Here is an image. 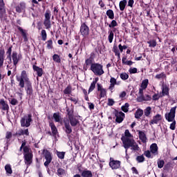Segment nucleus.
Returning <instances> with one entry per match:
<instances>
[{
    "label": "nucleus",
    "instance_id": "6e6552de",
    "mask_svg": "<svg viewBox=\"0 0 177 177\" xmlns=\"http://www.w3.org/2000/svg\"><path fill=\"white\" fill-rule=\"evenodd\" d=\"M31 122H32V115L31 113L28 115H24L20 120L21 127L22 128H28V127L31 125Z\"/></svg>",
    "mask_w": 177,
    "mask_h": 177
},
{
    "label": "nucleus",
    "instance_id": "c85d7f7f",
    "mask_svg": "<svg viewBox=\"0 0 177 177\" xmlns=\"http://www.w3.org/2000/svg\"><path fill=\"white\" fill-rule=\"evenodd\" d=\"M163 169L164 171H166V172L172 171V169H174V163H172V162H168L166 165H165Z\"/></svg>",
    "mask_w": 177,
    "mask_h": 177
},
{
    "label": "nucleus",
    "instance_id": "de8ad7c7",
    "mask_svg": "<svg viewBox=\"0 0 177 177\" xmlns=\"http://www.w3.org/2000/svg\"><path fill=\"white\" fill-rule=\"evenodd\" d=\"M41 36L42 41H46V39L48 38V34H46V30H42Z\"/></svg>",
    "mask_w": 177,
    "mask_h": 177
},
{
    "label": "nucleus",
    "instance_id": "f8f14e48",
    "mask_svg": "<svg viewBox=\"0 0 177 177\" xmlns=\"http://www.w3.org/2000/svg\"><path fill=\"white\" fill-rule=\"evenodd\" d=\"M80 32L81 35L84 37V38H86V37L89 36V32H90L89 26L86 25V23L83 22L81 24Z\"/></svg>",
    "mask_w": 177,
    "mask_h": 177
},
{
    "label": "nucleus",
    "instance_id": "0eeeda50",
    "mask_svg": "<svg viewBox=\"0 0 177 177\" xmlns=\"http://www.w3.org/2000/svg\"><path fill=\"white\" fill-rule=\"evenodd\" d=\"M125 49H128V46L126 45L122 46V44H119L118 46H117V44H113L112 52L115 53V56H117L118 59H121V53H122Z\"/></svg>",
    "mask_w": 177,
    "mask_h": 177
},
{
    "label": "nucleus",
    "instance_id": "2f4dec72",
    "mask_svg": "<svg viewBox=\"0 0 177 177\" xmlns=\"http://www.w3.org/2000/svg\"><path fill=\"white\" fill-rule=\"evenodd\" d=\"M53 118H54L55 122H60V121H62V116H60L59 112L54 113Z\"/></svg>",
    "mask_w": 177,
    "mask_h": 177
},
{
    "label": "nucleus",
    "instance_id": "cd10ccee",
    "mask_svg": "<svg viewBox=\"0 0 177 177\" xmlns=\"http://www.w3.org/2000/svg\"><path fill=\"white\" fill-rule=\"evenodd\" d=\"M56 174H57V176L64 177V176H66L67 171H66V169H64L62 167H58L57 169Z\"/></svg>",
    "mask_w": 177,
    "mask_h": 177
},
{
    "label": "nucleus",
    "instance_id": "7ed1b4c3",
    "mask_svg": "<svg viewBox=\"0 0 177 177\" xmlns=\"http://www.w3.org/2000/svg\"><path fill=\"white\" fill-rule=\"evenodd\" d=\"M7 64H12V60L13 63V68L14 71H16L17 70V64H19V62H20V59H21V54L17 53L16 51H13L12 55H7Z\"/></svg>",
    "mask_w": 177,
    "mask_h": 177
},
{
    "label": "nucleus",
    "instance_id": "393cba45",
    "mask_svg": "<svg viewBox=\"0 0 177 177\" xmlns=\"http://www.w3.org/2000/svg\"><path fill=\"white\" fill-rule=\"evenodd\" d=\"M68 122L71 124V127H77L78 124H80V120L75 118V116H73L72 118H69Z\"/></svg>",
    "mask_w": 177,
    "mask_h": 177
},
{
    "label": "nucleus",
    "instance_id": "aec40b11",
    "mask_svg": "<svg viewBox=\"0 0 177 177\" xmlns=\"http://www.w3.org/2000/svg\"><path fill=\"white\" fill-rule=\"evenodd\" d=\"M6 15V6L3 0H0V17L2 19Z\"/></svg>",
    "mask_w": 177,
    "mask_h": 177
},
{
    "label": "nucleus",
    "instance_id": "473e14b6",
    "mask_svg": "<svg viewBox=\"0 0 177 177\" xmlns=\"http://www.w3.org/2000/svg\"><path fill=\"white\" fill-rule=\"evenodd\" d=\"M82 177H93V174L91 170H84L82 172Z\"/></svg>",
    "mask_w": 177,
    "mask_h": 177
},
{
    "label": "nucleus",
    "instance_id": "37998d69",
    "mask_svg": "<svg viewBox=\"0 0 177 177\" xmlns=\"http://www.w3.org/2000/svg\"><path fill=\"white\" fill-rule=\"evenodd\" d=\"M105 24L109 26V28H114V27H117V26H118V24L117 23V21H115V20H112L111 24L105 23Z\"/></svg>",
    "mask_w": 177,
    "mask_h": 177
},
{
    "label": "nucleus",
    "instance_id": "39448f33",
    "mask_svg": "<svg viewBox=\"0 0 177 177\" xmlns=\"http://www.w3.org/2000/svg\"><path fill=\"white\" fill-rule=\"evenodd\" d=\"M90 70L95 74V75H103L104 71L103 70V65L99 63H95L91 65Z\"/></svg>",
    "mask_w": 177,
    "mask_h": 177
},
{
    "label": "nucleus",
    "instance_id": "412c9836",
    "mask_svg": "<svg viewBox=\"0 0 177 177\" xmlns=\"http://www.w3.org/2000/svg\"><path fill=\"white\" fill-rule=\"evenodd\" d=\"M49 127L51 129V132L53 133V138H56V136H57V135L59 134V131H57V127H56V125L53 122H49Z\"/></svg>",
    "mask_w": 177,
    "mask_h": 177
},
{
    "label": "nucleus",
    "instance_id": "20e7f679",
    "mask_svg": "<svg viewBox=\"0 0 177 177\" xmlns=\"http://www.w3.org/2000/svg\"><path fill=\"white\" fill-rule=\"evenodd\" d=\"M34 155L32 154V151L30 147H25L24 148V158L25 161V164L26 165H31L32 164V158Z\"/></svg>",
    "mask_w": 177,
    "mask_h": 177
},
{
    "label": "nucleus",
    "instance_id": "a19ab883",
    "mask_svg": "<svg viewBox=\"0 0 177 177\" xmlns=\"http://www.w3.org/2000/svg\"><path fill=\"white\" fill-rule=\"evenodd\" d=\"M108 41L109 44L113 43V40L114 39V33H113V31H108Z\"/></svg>",
    "mask_w": 177,
    "mask_h": 177
},
{
    "label": "nucleus",
    "instance_id": "4c0bfd02",
    "mask_svg": "<svg viewBox=\"0 0 177 177\" xmlns=\"http://www.w3.org/2000/svg\"><path fill=\"white\" fill-rule=\"evenodd\" d=\"M5 171L8 175L13 174V170H12V166H10V165H6Z\"/></svg>",
    "mask_w": 177,
    "mask_h": 177
},
{
    "label": "nucleus",
    "instance_id": "dca6fc26",
    "mask_svg": "<svg viewBox=\"0 0 177 177\" xmlns=\"http://www.w3.org/2000/svg\"><path fill=\"white\" fill-rule=\"evenodd\" d=\"M109 167H111L112 169H118V168L121 167V161L115 160L114 158H110Z\"/></svg>",
    "mask_w": 177,
    "mask_h": 177
},
{
    "label": "nucleus",
    "instance_id": "a211bd4d",
    "mask_svg": "<svg viewBox=\"0 0 177 177\" xmlns=\"http://www.w3.org/2000/svg\"><path fill=\"white\" fill-rule=\"evenodd\" d=\"M0 110L3 111H9V104H8V102L5 101L4 99L0 100Z\"/></svg>",
    "mask_w": 177,
    "mask_h": 177
},
{
    "label": "nucleus",
    "instance_id": "49530a36",
    "mask_svg": "<svg viewBox=\"0 0 177 177\" xmlns=\"http://www.w3.org/2000/svg\"><path fill=\"white\" fill-rule=\"evenodd\" d=\"M147 44H149V48H156L157 46V41L154 39L147 41Z\"/></svg>",
    "mask_w": 177,
    "mask_h": 177
},
{
    "label": "nucleus",
    "instance_id": "9d476101",
    "mask_svg": "<svg viewBox=\"0 0 177 177\" xmlns=\"http://www.w3.org/2000/svg\"><path fill=\"white\" fill-rule=\"evenodd\" d=\"M176 109L177 106H174L171 108L169 113H165V118L168 122H172V121H175V114H176Z\"/></svg>",
    "mask_w": 177,
    "mask_h": 177
},
{
    "label": "nucleus",
    "instance_id": "3c124183",
    "mask_svg": "<svg viewBox=\"0 0 177 177\" xmlns=\"http://www.w3.org/2000/svg\"><path fill=\"white\" fill-rule=\"evenodd\" d=\"M95 88H96V84L92 82L88 88V93H91V92H93V91H95Z\"/></svg>",
    "mask_w": 177,
    "mask_h": 177
},
{
    "label": "nucleus",
    "instance_id": "e433bc0d",
    "mask_svg": "<svg viewBox=\"0 0 177 177\" xmlns=\"http://www.w3.org/2000/svg\"><path fill=\"white\" fill-rule=\"evenodd\" d=\"M122 63L125 66H132V64H133L132 61H127V57H123L122 58Z\"/></svg>",
    "mask_w": 177,
    "mask_h": 177
},
{
    "label": "nucleus",
    "instance_id": "b1692460",
    "mask_svg": "<svg viewBox=\"0 0 177 177\" xmlns=\"http://www.w3.org/2000/svg\"><path fill=\"white\" fill-rule=\"evenodd\" d=\"M137 132H138L140 140H141L142 143H146V142H147V137H146V133L140 130H137Z\"/></svg>",
    "mask_w": 177,
    "mask_h": 177
},
{
    "label": "nucleus",
    "instance_id": "f257e3e1",
    "mask_svg": "<svg viewBox=\"0 0 177 177\" xmlns=\"http://www.w3.org/2000/svg\"><path fill=\"white\" fill-rule=\"evenodd\" d=\"M16 80L19 82V88H24L28 96H32L34 93V90L32 89V83L28 77V73L26 71H22L20 76H16Z\"/></svg>",
    "mask_w": 177,
    "mask_h": 177
},
{
    "label": "nucleus",
    "instance_id": "2eb2a0df",
    "mask_svg": "<svg viewBox=\"0 0 177 177\" xmlns=\"http://www.w3.org/2000/svg\"><path fill=\"white\" fill-rule=\"evenodd\" d=\"M17 30L21 32V35L24 39V42H28V33L27 32V30L23 29L20 26H16Z\"/></svg>",
    "mask_w": 177,
    "mask_h": 177
},
{
    "label": "nucleus",
    "instance_id": "e2e57ef3",
    "mask_svg": "<svg viewBox=\"0 0 177 177\" xmlns=\"http://www.w3.org/2000/svg\"><path fill=\"white\" fill-rule=\"evenodd\" d=\"M144 155L147 156V158H153L151 156V151L147 150L144 152Z\"/></svg>",
    "mask_w": 177,
    "mask_h": 177
},
{
    "label": "nucleus",
    "instance_id": "69168bd1",
    "mask_svg": "<svg viewBox=\"0 0 177 177\" xmlns=\"http://www.w3.org/2000/svg\"><path fill=\"white\" fill-rule=\"evenodd\" d=\"M100 99H102V97H104L107 93V91H106V88H104V90H102L100 91Z\"/></svg>",
    "mask_w": 177,
    "mask_h": 177
},
{
    "label": "nucleus",
    "instance_id": "603ef678",
    "mask_svg": "<svg viewBox=\"0 0 177 177\" xmlns=\"http://www.w3.org/2000/svg\"><path fill=\"white\" fill-rule=\"evenodd\" d=\"M157 164H158V168H162L165 164V161H164V160H158L157 161Z\"/></svg>",
    "mask_w": 177,
    "mask_h": 177
},
{
    "label": "nucleus",
    "instance_id": "bf43d9fd",
    "mask_svg": "<svg viewBox=\"0 0 177 177\" xmlns=\"http://www.w3.org/2000/svg\"><path fill=\"white\" fill-rule=\"evenodd\" d=\"M136 161H138V162H144V161H145V156L143 155L138 156L136 157Z\"/></svg>",
    "mask_w": 177,
    "mask_h": 177
},
{
    "label": "nucleus",
    "instance_id": "4be33fe9",
    "mask_svg": "<svg viewBox=\"0 0 177 177\" xmlns=\"http://www.w3.org/2000/svg\"><path fill=\"white\" fill-rule=\"evenodd\" d=\"M3 62H5V49L0 47V68L3 67Z\"/></svg>",
    "mask_w": 177,
    "mask_h": 177
},
{
    "label": "nucleus",
    "instance_id": "7c9ffc66",
    "mask_svg": "<svg viewBox=\"0 0 177 177\" xmlns=\"http://www.w3.org/2000/svg\"><path fill=\"white\" fill-rule=\"evenodd\" d=\"M127 0H122L120 1L119 8L121 12H124V10H125V6H127Z\"/></svg>",
    "mask_w": 177,
    "mask_h": 177
},
{
    "label": "nucleus",
    "instance_id": "774afa93",
    "mask_svg": "<svg viewBox=\"0 0 177 177\" xmlns=\"http://www.w3.org/2000/svg\"><path fill=\"white\" fill-rule=\"evenodd\" d=\"M124 136H126V137H122V138H128V139H129V138H131V136H132V135L129 132V130H128V129L125 130Z\"/></svg>",
    "mask_w": 177,
    "mask_h": 177
},
{
    "label": "nucleus",
    "instance_id": "a878e982",
    "mask_svg": "<svg viewBox=\"0 0 177 177\" xmlns=\"http://www.w3.org/2000/svg\"><path fill=\"white\" fill-rule=\"evenodd\" d=\"M162 97L163 96H169V87L167 85L162 86Z\"/></svg>",
    "mask_w": 177,
    "mask_h": 177
},
{
    "label": "nucleus",
    "instance_id": "13d9d810",
    "mask_svg": "<svg viewBox=\"0 0 177 177\" xmlns=\"http://www.w3.org/2000/svg\"><path fill=\"white\" fill-rule=\"evenodd\" d=\"M160 97H162V95H161V93H160V95H158V93H155L152 96V100H154V101L158 100L160 99Z\"/></svg>",
    "mask_w": 177,
    "mask_h": 177
},
{
    "label": "nucleus",
    "instance_id": "4468645a",
    "mask_svg": "<svg viewBox=\"0 0 177 177\" xmlns=\"http://www.w3.org/2000/svg\"><path fill=\"white\" fill-rule=\"evenodd\" d=\"M64 127L63 128V130L66 133L67 136H69L70 134L73 133V129L71 128V126L70 125L68 119H67L66 118H64Z\"/></svg>",
    "mask_w": 177,
    "mask_h": 177
},
{
    "label": "nucleus",
    "instance_id": "4d7b16f0",
    "mask_svg": "<svg viewBox=\"0 0 177 177\" xmlns=\"http://www.w3.org/2000/svg\"><path fill=\"white\" fill-rule=\"evenodd\" d=\"M120 78L121 80L125 81L126 80H128L129 78V75H128L127 73H121Z\"/></svg>",
    "mask_w": 177,
    "mask_h": 177
},
{
    "label": "nucleus",
    "instance_id": "6ab92c4d",
    "mask_svg": "<svg viewBox=\"0 0 177 177\" xmlns=\"http://www.w3.org/2000/svg\"><path fill=\"white\" fill-rule=\"evenodd\" d=\"M162 120V116L160 114H156L153 117V119L149 122V125H154L158 124Z\"/></svg>",
    "mask_w": 177,
    "mask_h": 177
},
{
    "label": "nucleus",
    "instance_id": "09e8293b",
    "mask_svg": "<svg viewBox=\"0 0 177 177\" xmlns=\"http://www.w3.org/2000/svg\"><path fill=\"white\" fill-rule=\"evenodd\" d=\"M165 77H167V75H165V73H164V72H162L160 74L156 75L155 76V78H156V80H164Z\"/></svg>",
    "mask_w": 177,
    "mask_h": 177
},
{
    "label": "nucleus",
    "instance_id": "79ce46f5",
    "mask_svg": "<svg viewBox=\"0 0 177 177\" xmlns=\"http://www.w3.org/2000/svg\"><path fill=\"white\" fill-rule=\"evenodd\" d=\"M46 48L48 50L53 49V40H52V39H50L49 40H48L46 42Z\"/></svg>",
    "mask_w": 177,
    "mask_h": 177
},
{
    "label": "nucleus",
    "instance_id": "6e6d98bb",
    "mask_svg": "<svg viewBox=\"0 0 177 177\" xmlns=\"http://www.w3.org/2000/svg\"><path fill=\"white\" fill-rule=\"evenodd\" d=\"M12 132L10 131H7L6 133V139L7 140V142H10V139H12Z\"/></svg>",
    "mask_w": 177,
    "mask_h": 177
},
{
    "label": "nucleus",
    "instance_id": "052dcab7",
    "mask_svg": "<svg viewBox=\"0 0 177 177\" xmlns=\"http://www.w3.org/2000/svg\"><path fill=\"white\" fill-rule=\"evenodd\" d=\"M10 104H12V106H16V104H19V101L16 98H12L10 101Z\"/></svg>",
    "mask_w": 177,
    "mask_h": 177
},
{
    "label": "nucleus",
    "instance_id": "bb28decb",
    "mask_svg": "<svg viewBox=\"0 0 177 177\" xmlns=\"http://www.w3.org/2000/svg\"><path fill=\"white\" fill-rule=\"evenodd\" d=\"M32 68L35 71H36L37 77H42V75H44V70L42 69V68H39L38 66L33 65Z\"/></svg>",
    "mask_w": 177,
    "mask_h": 177
},
{
    "label": "nucleus",
    "instance_id": "1a4fd4ad",
    "mask_svg": "<svg viewBox=\"0 0 177 177\" xmlns=\"http://www.w3.org/2000/svg\"><path fill=\"white\" fill-rule=\"evenodd\" d=\"M52 16V13L50 10L47 9L44 14V26L46 27V30H49L52 27V23L50 22V17Z\"/></svg>",
    "mask_w": 177,
    "mask_h": 177
},
{
    "label": "nucleus",
    "instance_id": "864d4df0",
    "mask_svg": "<svg viewBox=\"0 0 177 177\" xmlns=\"http://www.w3.org/2000/svg\"><path fill=\"white\" fill-rule=\"evenodd\" d=\"M150 114H151V107L148 106L145 110V115L146 117H149V115H150Z\"/></svg>",
    "mask_w": 177,
    "mask_h": 177
},
{
    "label": "nucleus",
    "instance_id": "5fc2aeb1",
    "mask_svg": "<svg viewBox=\"0 0 177 177\" xmlns=\"http://www.w3.org/2000/svg\"><path fill=\"white\" fill-rule=\"evenodd\" d=\"M68 100H71V102H73V103H74V104H77V103H78V97H73L71 96H69V97L68 98Z\"/></svg>",
    "mask_w": 177,
    "mask_h": 177
},
{
    "label": "nucleus",
    "instance_id": "58836bf2",
    "mask_svg": "<svg viewBox=\"0 0 177 177\" xmlns=\"http://www.w3.org/2000/svg\"><path fill=\"white\" fill-rule=\"evenodd\" d=\"M53 60L55 63H58V64L62 63V59H60V55H59L57 54H54L53 55Z\"/></svg>",
    "mask_w": 177,
    "mask_h": 177
},
{
    "label": "nucleus",
    "instance_id": "c03bdc74",
    "mask_svg": "<svg viewBox=\"0 0 177 177\" xmlns=\"http://www.w3.org/2000/svg\"><path fill=\"white\" fill-rule=\"evenodd\" d=\"M122 111H124V113H128L129 110V104L128 102L125 103L124 105L121 106Z\"/></svg>",
    "mask_w": 177,
    "mask_h": 177
},
{
    "label": "nucleus",
    "instance_id": "ddd939ff",
    "mask_svg": "<svg viewBox=\"0 0 177 177\" xmlns=\"http://www.w3.org/2000/svg\"><path fill=\"white\" fill-rule=\"evenodd\" d=\"M113 114L115 118V122L118 124H121L124 121V118H125V113H124L122 111H118V110L115 109L113 111Z\"/></svg>",
    "mask_w": 177,
    "mask_h": 177
},
{
    "label": "nucleus",
    "instance_id": "c756f323",
    "mask_svg": "<svg viewBox=\"0 0 177 177\" xmlns=\"http://www.w3.org/2000/svg\"><path fill=\"white\" fill-rule=\"evenodd\" d=\"M26 135V136H30V132L28 131V129H26L25 130H23L22 129H20L18 131V136H24Z\"/></svg>",
    "mask_w": 177,
    "mask_h": 177
},
{
    "label": "nucleus",
    "instance_id": "338daca9",
    "mask_svg": "<svg viewBox=\"0 0 177 177\" xmlns=\"http://www.w3.org/2000/svg\"><path fill=\"white\" fill-rule=\"evenodd\" d=\"M137 102H145V94H142L137 97Z\"/></svg>",
    "mask_w": 177,
    "mask_h": 177
},
{
    "label": "nucleus",
    "instance_id": "ea45409f",
    "mask_svg": "<svg viewBox=\"0 0 177 177\" xmlns=\"http://www.w3.org/2000/svg\"><path fill=\"white\" fill-rule=\"evenodd\" d=\"M148 85H149V79H145L142 80L140 85V88L142 89H146Z\"/></svg>",
    "mask_w": 177,
    "mask_h": 177
},
{
    "label": "nucleus",
    "instance_id": "8fccbe9b",
    "mask_svg": "<svg viewBox=\"0 0 177 177\" xmlns=\"http://www.w3.org/2000/svg\"><path fill=\"white\" fill-rule=\"evenodd\" d=\"M66 111H67L68 119L74 117V111L73 109L70 110L69 109H67Z\"/></svg>",
    "mask_w": 177,
    "mask_h": 177
},
{
    "label": "nucleus",
    "instance_id": "680f3d73",
    "mask_svg": "<svg viewBox=\"0 0 177 177\" xmlns=\"http://www.w3.org/2000/svg\"><path fill=\"white\" fill-rule=\"evenodd\" d=\"M171 122L172 123H171L169 128L171 131H175V128H176V120H173Z\"/></svg>",
    "mask_w": 177,
    "mask_h": 177
},
{
    "label": "nucleus",
    "instance_id": "f704fd0d",
    "mask_svg": "<svg viewBox=\"0 0 177 177\" xmlns=\"http://www.w3.org/2000/svg\"><path fill=\"white\" fill-rule=\"evenodd\" d=\"M71 92H73V87L68 84L64 90V95H71Z\"/></svg>",
    "mask_w": 177,
    "mask_h": 177
},
{
    "label": "nucleus",
    "instance_id": "f03ea898",
    "mask_svg": "<svg viewBox=\"0 0 177 177\" xmlns=\"http://www.w3.org/2000/svg\"><path fill=\"white\" fill-rule=\"evenodd\" d=\"M121 140L123 143V147L125 149L126 154H128V149H130V147H131V149L133 151H139V145L136 144L135 140L128 138H122Z\"/></svg>",
    "mask_w": 177,
    "mask_h": 177
},
{
    "label": "nucleus",
    "instance_id": "423d86ee",
    "mask_svg": "<svg viewBox=\"0 0 177 177\" xmlns=\"http://www.w3.org/2000/svg\"><path fill=\"white\" fill-rule=\"evenodd\" d=\"M41 154L46 160L44 163V167H46V168H48L49 164H50L52 162V160H53V156H52L51 152L48 149H43Z\"/></svg>",
    "mask_w": 177,
    "mask_h": 177
},
{
    "label": "nucleus",
    "instance_id": "c9c22d12",
    "mask_svg": "<svg viewBox=\"0 0 177 177\" xmlns=\"http://www.w3.org/2000/svg\"><path fill=\"white\" fill-rule=\"evenodd\" d=\"M134 115H135V118H136L137 120H139V118H140V117L143 115V110L138 109L134 113Z\"/></svg>",
    "mask_w": 177,
    "mask_h": 177
},
{
    "label": "nucleus",
    "instance_id": "a18cd8bd",
    "mask_svg": "<svg viewBox=\"0 0 177 177\" xmlns=\"http://www.w3.org/2000/svg\"><path fill=\"white\" fill-rule=\"evenodd\" d=\"M57 156L60 160H64V156H66V152L57 151Z\"/></svg>",
    "mask_w": 177,
    "mask_h": 177
},
{
    "label": "nucleus",
    "instance_id": "0e129e2a",
    "mask_svg": "<svg viewBox=\"0 0 177 177\" xmlns=\"http://www.w3.org/2000/svg\"><path fill=\"white\" fill-rule=\"evenodd\" d=\"M12 49H13V46L10 45L6 51L7 56H12Z\"/></svg>",
    "mask_w": 177,
    "mask_h": 177
},
{
    "label": "nucleus",
    "instance_id": "9b49d317",
    "mask_svg": "<svg viewBox=\"0 0 177 177\" xmlns=\"http://www.w3.org/2000/svg\"><path fill=\"white\" fill-rule=\"evenodd\" d=\"M93 56H95V53H91L90 57L85 59L84 65L83 66V70L84 71H87L89 66L92 67V64H95L93 63L95 62V57Z\"/></svg>",
    "mask_w": 177,
    "mask_h": 177
},
{
    "label": "nucleus",
    "instance_id": "f3484780",
    "mask_svg": "<svg viewBox=\"0 0 177 177\" xmlns=\"http://www.w3.org/2000/svg\"><path fill=\"white\" fill-rule=\"evenodd\" d=\"M26 2L21 1L15 6V11L17 12V13H21L22 12L26 11Z\"/></svg>",
    "mask_w": 177,
    "mask_h": 177
},
{
    "label": "nucleus",
    "instance_id": "5701e85b",
    "mask_svg": "<svg viewBox=\"0 0 177 177\" xmlns=\"http://www.w3.org/2000/svg\"><path fill=\"white\" fill-rule=\"evenodd\" d=\"M150 151L153 156H158V146L156 143L150 145Z\"/></svg>",
    "mask_w": 177,
    "mask_h": 177
},
{
    "label": "nucleus",
    "instance_id": "72a5a7b5",
    "mask_svg": "<svg viewBox=\"0 0 177 177\" xmlns=\"http://www.w3.org/2000/svg\"><path fill=\"white\" fill-rule=\"evenodd\" d=\"M106 15L110 20H114V11H113V10L109 9L106 10Z\"/></svg>",
    "mask_w": 177,
    "mask_h": 177
}]
</instances>
